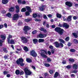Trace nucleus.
Masks as SVG:
<instances>
[{"label": "nucleus", "instance_id": "nucleus-4", "mask_svg": "<svg viewBox=\"0 0 78 78\" xmlns=\"http://www.w3.org/2000/svg\"><path fill=\"white\" fill-rule=\"evenodd\" d=\"M24 72L26 75V78H28V76H30L32 74V72L28 70L27 68H25L24 69Z\"/></svg>", "mask_w": 78, "mask_h": 78}, {"label": "nucleus", "instance_id": "nucleus-11", "mask_svg": "<svg viewBox=\"0 0 78 78\" xmlns=\"http://www.w3.org/2000/svg\"><path fill=\"white\" fill-rule=\"evenodd\" d=\"M46 36H47V35L46 34H40L38 35V37L39 38H44V37H45Z\"/></svg>", "mask_w": 78, "mask_h": 78}, {"label": "nucleus", "instance_id": "nucleus-37", "mask_svg": "<svg viewBox=\"0 0 78 78\" xmlns=\"http://www.w3.org/2000/svg\"><path fill=\"white\" fill-rule=\"evenodd\" d=\"M26 11L27 9H26V8H23L21 9V12H25Z\"/></svg>", "mask_w": 78, "mask_h": 78}, {"label": "nucleus", "instance_id": "nucleus-41", "mask_svg": "<svg viewBox=\"0 0 78 78\" xmlns=\"http://www.w3.org/2000/svg\"><path fill=\"white\" fill-rule=\"evenodd\" d=\"M71 67H72V66H71V65H68L66 66V69H71Z\"/></svg>", "mask_w": 78, "mask_h": 78}, {"label": "nucleus", "instance_id": "nucleus-25", "mask_svg": "<svg viewBox=\"0 0 78 78\" xmlns=\"http://www.w3.org/2000/svg\"><path fill=\"white\" fill-rule=\"evenodd\" d=\"M6 16L9 17V18H11V14L10 12H9L6 15Z\"/></svg>", "mask_w": 78, "mask_h": 78}, {"label": "nucleus", "instance_id": "nucleus-30", "mask_svg": "<svg viewBox=\"0 0 78 78\" xmlns=\"http://www.w3.org/2000/svg\"><path fill=\"white\" fill-rule=\"evenodd\" d=\"M44 41H45L44 39H39L38 40V42L39 43H41V42H44Z\"/></svg>", "mask_w": 78, "mask_h": 78}, {"label": "nucleus", "instance_id": "nucleus-13", "mask_svg": "<svg viewBox=\"0 0 78 78\" xmlns=\"http://www.w3.org/2000/svg\"><path fill=\"white\" fill-rule=\"evenodd\" d=\"M12 36L11 35H9L8 37H7V42L8 44L10 43V39H12Z\"/></svg>", "mask_w": 78, "mask_h": 78}, {"label": "nucleus", "instance_id": "nucleus-22", "mask_svg": "<svg viewBox=\"0 0 78 78\" xmlns=\"http://www.w3.org/2000/svg\"><path fill=\"white\" fill-rule=\"evenodd\" d=\"M40 30L41 31H43L44 33H46L47 32V30L44 29V27H41L40 29Z\"/></svg>", "mask_w": 78, "mask_h": 78}, {"label": "nucleus", "instance_id": "nucleus-36", "mask_svg": "<svg viewBox=\"0 0 78 78\" xmlns=\"http://www.w3.org/2000/svg\"><path fill=\"white\" fill-rule=\"evenodd\" d=\"M72 34L73 36H74L75 38H77L78 37V35H77V34L75 33H73Z\"/></svg>", "mask_w": 78, "mask_h": 78}, {"label": "nucleus", "instance_id": "nucleus-9", "mask_svg": "<svg viewBox=\"0 0 78 78\" xmlns=\"http://www.w3.org/2000/svg\"><path fill=\"white\" fill-rule=\"evenodd\" d=\"M65 5L69 7H72L73 5V3L71 2L66 1L65 3Z\"/></svg>", "mask_w": 78, "mask_h": 78}, {"label": "nucleus", "instance_id": "nucleus-31", "mask_svg": "<svg viewBox=\"0 0 78 78\" xmlns=\"http://www.w3.org/2000/svg\"><path fill=\"white\" fill-rule=\"evenodd\" d=\"M56 17H57V18H59V19H60L61 18L62 16L61 15V14L57 13L56 14Z\"/></svg>", "mask_w": 78, "mask_h": 78}, {"label": "nucleus", "instance_id": "nucleus-24", "mask_svg": "<svg viewBox=\"0 0 78 78\" xmlns=\"http://www.w3.org/2000/svg\"><path fill=\"white\" fill-rule=\"evenodd\" d=\"M26 61L27 62H29V63L31 62H32V60L31 58H27L26 59Z\"/></svg>", "mask_w": 78, "mask_h": 78}, {"label": "nucleus", "instance_id": "nucleus-17", "mask_svg": "<svg viewBox=\"0 0 78 78\" xmlns=\"http://www.w3.org/2000/svg\"><path fill=\"white\" fill-rule=\"evenodd\" d=\"M15 7L16 9V13H18V12H19V11H20V7H19L18 5L16 6Z\"/></svg>", "mask_w": 78, "mask_h": 78}, {"label": "nucleus", "instance_id": "nucleus-5", "mask_svg": "<svg viewBox=\"0 0 78 78\" xmlns=\"http://www.w3.org/2000/svg\"><path fill=\"white\" fill-rule=\"evenodd\" d=\"M31 29V28L30 27L28 26H25L24 27L23 29L24 33L25 34H28V31Z\"/></svg>", "mask_w": 78, "mask_h": 78}, {"label": "nucleus", "instance_id": "nucleus-2", "mask_svg": "<svg viewBox=\"0 0 78 78\" xmlns=\"http://www.w3.org/2000/svg\"><path fill=\"white\" fill-rule=\"evenodd\" d=\"M55 30L56 32H57L60 35H62L63 33L64 32V30L62 29H61V27H58L55 28Z\"/></svg>", "mask_w": 78, "mask_h": 78}, {"label": "nucleus", "instance_id": "nucleus-26", "mask_svg": "<svg viewBox=\"0 0 78 78\" xmlns=\"http://www.w3.org/2000/svg\"><path fill=\"white\" fill-rule=\"evenodd\" d=\"M0 37L2 39V40H4L6 39V36L3 35H0Z\"/></svg>", "mask_w": 78, "mask_h": 78}, {"label": "nucleus", "instance_id": "nucleus-63", "mask_svg": "<svg viewBox=\"0 0 78 78\" xmlns=\"http://www.w3.org/2000/svg\"><path fill=\"white\" fill-rule=\"evenodd\" d=\"M4 25L5 28H7V27H8V25H7V24H6V23H4Z\"/></svg>", "mask_w": 78, "mask_h": 78}, {"label": "nucleus", "instance_id": "nucleus-34", "mask_svg": "<svg viewBox=\"0 0 78 78\" xmlns=\"http://www.w3.org/2000/svg\"><path fill=\"white\" fill-rule=\"evenodd\" d=\"M59 75V73L58 72H56L54 74V78H56Z\"/></svg>", "mask_w": 78, "mask_h": 78}, {"label": "nucleus", "instance_id": "nucleus-14", "mask_svg": "<svg viewBox=\"0 0 78 78\" xmlns=\"http://www.w3.org/2000/svg\"><path fill=\"white\" fill-rule=\"evenodd\" d=\"M54 44L56 48H59L60 47L59 44V43L58 41L55 42Z\"/></svg>", "mask_w": 78, "mask_h": 78}, {"label": "nucleus", "instance_id": "nucleus-10", "mask_svg": "<svg viewBox=\"0 0 78 78\" xmlns=\"http://www.w3.org/2000/svg\"><path fill=\"white\" fill-rule=\"evenodd\" d=\"M46 8V5H42L39 7V8L40 10L41 11H44L45 9Z\"/></svg>", "mask_w": 78, "mask_h": 78}, {"label": "nucleus", "instance_id": "nucleus-44", "mask_svg": "<svg viewBox=\"0 0 78 78\" xmlns=\"http://www.w3.org/2000/svg\"><path fill=\"white\" fill-rule=\"evenodd\" d=\"M49 72L50 73V74L51 75H52L53 73V70H50L49 71Z\"/></svg>", "mask_w": 78, "mask_h": 78}, {"label": "nucleus", "instance_id": "nucleus-62", "mask_svg": "<svg viewBox=\"0 0 78 78\" xmlns=\"http://www.w3.org/2000/svg\"><path fill=\"white\" fill-rule=\"evenodd\" d=\"M6 77H7V78H9V77H11V75L9 74H7L6 75Z\"/></svg>", "mask_w": 78, "mask_h": 78}, {"label": "nucleus", "instance_id": "nucleus-57", "mask_svg": "<svg viewBox=\"0 0 78 78\" xmlns=\"http://www.w3.org/2000/svg\"><path fill=\"white\" fill-rule=\"evenodd\" d=\"M8 57L7 56V55H5L4 57V58L5 59H8Z\"/></svg>", "mask_w": 78, "mask_h": 78}, {"label": "nucleus", "instance_id": "nucleus-1", "mask_svg": "<svg viewBox=\"0 0 78 78\" xmlns=\"http://www.w3.org/2000/svg\"><path fill=\"white\" fill-rule=\"evenodd\" d=\"M24 62L23 59L22 58H20L18 59V60L16 61V62L18 65H20V66L23 67L24 66V63H23Z\"/></svg>", "mask_w": 78, "mask_h": 78}, {"label": "nucleus", "instance_id": "nucleus-35", "mask_svg": "<svg viewBox=\"0 0 78 78\" xmlns=\"http://www.w3.org/2000/svg\"><path fill=\"white\" fill-rule=\"evenodd\" d=\"M31 20V19H30L29 18L25 19L24 20V21H25L26 22H30Z\"/></svg>", "mask_w": 78, "mask_h": 78}, {"label": "nucleus", "instance_id": "nucleus-29", "mask_svg": "<svg viewBox=\"0 0 78 78\" xmlns=\"http://www.w3.org/2000/svg\"><path fill=\"white\" fill-rule=\"evenodd\" d=\"M69 62H75V59L73 58H69Z\"/></svg>", "mask_w": 78, "mask_h": 78}, {"label": "nucleus", "instance_id": "nucleus-49", "mask_svg": "<svg viewBox=\"0 0 78 78\" xmlns=\"http://www.w3.org/2000/svg\"><path fill=\"white\" fill-rule=\"evenodd\" d=\"M24 74V72L23 71H21L20 73V75H22Z\"/></svg>", "mask_w": 78, "mask_h": 78}, {"label": "nucleus", "instance_id": "nucleus-64", "mask_svg": "<svg viewBox=\"0 0 78 78\" xmlns=\"http://www.w3.org/2000/svg\"><path fill=\"white\" fill-rule=\"evenodd\" d=\"M3 25H0V29H2V28H3Z\"/></svg>", "mask_w": 78, "mask_h": 78}, {"label": "nucleus", "instance_id": "nucleus-20", "mask_svg": "<svg viewBox=\"0 0 78 78\" xmlns=\"http://www.w3.org/2000/svg\"><path fill=\"white\" fill-rule=\"evenodd\" d=\"M72 16H68L67 19V20L68 22H70L72 21Z\"/></svg>", "mask_w": 78, "mask_h": 78}, {"label": "nucleus", "instance_id": "nucleus-28", "mask_svg": "<svg viewBox=\"0 0 78 78\" xmlns=\"http://www.w3.org/2000/svg\"><path fill=\"white\" fill-rule=\"evenodd\" d=\"M23 24V23L21 21V20H19L18 21V26H21Z\"/></svg>", "mask_w": 78, "mask_h": 78}, {"label": "nucleus", "instance_id": "nucleus-54", "mask_svg": "<svg viewBox=\"0 0 78 78\" xmlns=\"http://www.w3.org/2000/svg\"><path fill=\"white\" fill-rule=\"evenodd\" d=\"M59 45H60V46L62 48L63 47H64V45H63V44H62V43H60Z\"/></svg>", "mask_w": 78, "mask_h": 78}, {"label": "nucleus", "instance_id": "nucleus-53", "mask_svg": "<svg viewBox=\"0 0 78 78\" xmlns=\"http://www.w3.org/2000/svg\"><path fill=\"white\" fill-rule=\"evenodd\" d=\"M47 62H51V59L48 58L47 59Z\"/></svg>", "mask_w": 78, "mask_h": 78}, {"label": "nucleus", "instance_id": "nucleus-39", "mask_svg": "<svg viewBox=\"0 0 78 78\" xmlns=\"http://www.w3.org/2000/svg\"><path fill=\"white\" fill-rule=\"evenodd\" d=\"M59 41L60 42H62V44H65V41L62 39H59Z\"/></svg>", "mask_w": 78, "mask_h": 78}, {"label": "nucleus", "instance_id": "nucleus-40", "mask_svg": "<svg viewBox=\"0 0 78 78\" xmlns=\"http://www.w3.org/2000/svg\"><path fill=\"white\" fill-rule=\"evenodd\" d=\"M33 16L34 18H36L37 16V15L36 13H34L33 14Z\"/></svg>", "mask_w": 78, "mask_h": 78}, {"label": "nucleus", "instance_id": "nucleus-52", "mask_svg": "<svg viewBox=\"0 0 78 78\" xmlns=\"http://www.w3.org/2000/svg\"><path fill=\"white\" fill-rule=\"evenodd\" d=\"M17 2L19 4H22V0H18Z\"/></svg>", "mask_w": 78, "mask_h": 78}, {"label": "nucleus", "instance_id": "nucleus-60", "mask_svg": "<svg viewBox=\"0 0 78 78\" xmlns=\"http://www.w3.org/2000/svg\"><path fill=\"white\" fill-rule=\"evenodd\" d=\"M49 47V48H50V49H53V47L52 46V45H50Z\"/></svg>", "mask_w": 78, "mask_h": 78}, {"label": "nucleus", "instance_id": "nucleus-27", "mask_svg": "<svg viewBox=\"0 0 78 78\" xmlns=\"http://www.w3.org/2000/svg\"><path fill=\"white\" fill-rule=\"evenodd\" d=\"M33 41L34 44H36L38 42V40L37 39L34 38L33 39Z\"/></svg>", "mask_w": 78, "mask_h": 78}, {"label": "nucleus", "instance_id": "nucleus-58", "mask_svg": "<svg viewBox=\"0 0 78 78\" xmlns=\"http://www.w3.org/2000/svg\"><path fill=\"white\" fill-rule=\"evenodd\" d=\"M73 18L74 20H76L77 19V17L75 16H73Z\"/></svg>", "mask_w": 78, "mask_h": 78}, {"label": "nucleus", "instance_id": "nucleus-45", "mask_svg": "<svg viewBox=\"0 0 78 78\" xmlns=\"http://www.w3.org/2000/svg\"><path fill=\"white\" fill-rule=\"evenodd\" d=\"M69 40L70 38L69 37H66L65 39L66 41V42H68V41H69Z\"/></svg>", "mask_w": 78, "mask_h": 78}, {"label": "nucleus", "instance_id": "nucleus-3", "mask_svg": "<svg viewBox=\"0 0 78 78\" xmlns=\"http://www.w3.org/2000/svg\"><path fill=\"white\" fill-rule=\"evenodd\" d=\"M41 52H42L40 53V55L41 56L44 58H47L48 57L47 56V55H45V54L46 55H47L48 54L47 51L43 49H41Z\"/></svg>", "mask_w": 78, "mask_h": 78}, {"label": "nucleus", "instance_id": "nucleus-12", "mask_svg": "<svg viewBox=\"0 0 78 78\" xmlns=\"http://www.w3.org/2000/svg\"><path fill=\"white\" fill-rule=\"evenodd\" d=\"M63 27L64 28H65V29H68L69 28V25H67V24L66 23H64L63 25Z\"/></svg>", "mask_w": 78, "mask_h": 78}, {"label": "nucleus", "instance_id": "nucleus-43", "mask_svg": "<svg viewBox=\"0 0 78 78\" xmlns=\"http://www.w3.org/2000/svg\"><path fill=\"white\" fill-rule=\"evenodd\" d=\"M76 51V50L74 49H71L70 50V51H71V52H72V53H74V52H75Z\"/></svg>", "mask_w": 78, "mask_h": 78}, {"label": "nucleus", "instance_id": "nucleus-55", "mask_svg": "<svg viewBox=\"0 0 78 78\" xmlns=\"http://www.w3.org/2000/svg\"><path fill=\"white\" fill-rule=\"evenodd\" d=\"M75 41V44H78V40L76 39H74L73 40V41Z\"/></svg>", "mask_w": 78, "mask_h": 78}, {"label": "nucleus", "instance_id": "nucleus-15", "mask_svg": "<svg viewBox=\"0 0 78 78\" xmlns=\"http://www.w3.org/2000/svg\"><path fill=\"white\" fill-rule=\"evenodd\" d=\"M26 8L27 11L30 12H32V10L31 9V7L29 6H26Z\"/></svg>", "mask_w": 78, "mask_h": 78}, {"label": "nucleus", "instance_id": "nucleus-48", "mask_svg": "<svg viewBox=\"0 0 78 78\" xmlns=\"http://www.w3.org/2000/svg\"><path fill=\"white\" fill-rule=\"evenodd\" d=\"M14 40L12 39L10 41V43L9 44H14Z\"/></svg>", "mask_w": 78, "mask_h": 78}, {"label": "nucleus", "instance_id": "nucleus-16", "mask_svg": "<svg viewBox=\"0 0 78 78\" xmlns=\"http://www.w3.org/2000/svg\"><path fill=\"white\" fill-rule=\"evenodd\" d=\"M73 68L75 70H76L78 68V64L76 63L74 64L73 66Z\"/></svg>", "mask_w": 78, "mask_h": 78}, {"label": "nucleus", "instance_id": "nucleus-33", "mask_svg": "<svg viewBox=\"0 0 78 78\" xmlns=\"http://www.w3.org/2000/svg\"><path fill=\"white\" fill-rule=\"evenodd\" d=\"M3 48V51L5 52V53H7L8 52V51L7 50V49L6 48Z\"/></svg>", "mask_w": 78, "mask_h": 78}, {"label": "nucleus", "instance_id": "nucleus-56", "mask_svg": "<svg viewBox=\"0 0 78 78\" xmlns=\"http://www.w3.org/2000/svg\"><path fill=\"white\" fill-rule=\"evenodd\" d=\"M22 3L23 5H25L26 4V1H23L22 2Z\"/></svg>", "mask_w": 78, "mask_h": 78}, {"label": "nucleus", "instance_id": "nucleus-61", "mask_svg": "<svg viewBox=\"0 0 78 78\" xmlns=\"http://www.w3.org/2000/svg\"><path fill=\"white\" fill-rule=\"evenodd\" d=\"M63 21H67V19H65V17L64 16L63 17Z\"/></svg>", "mask_w": 78, "mask_h": 78}, {"label": "nucleus", "instance_id": "nucleus-47", "mask_svg": "<svg viewBox=\"0 0 78 78\" xmlns=\"http://www.w3.org/2000/svg\"><path fill=\"white\" fill-rule=\"evenodd\" d=\"M32 34H36L37 33V30H35L34 31H33L32 32Z\"/></svg>", "mask_w": 78, "mask_h": 78}, {"label": "nucleus", "instance_id": "nucleus-46", "mask_svg": "<svg viewBox=\"0 0 78 78\" xmlns=\"http://www.w3.org/2000/svg\"><path fill=\"white\" fill-rule=\"evenodd\" d=\"M8 73H9V72L4 71L3 72V73L4 75H7V74H8Z\"/></svg>", "mask_w": 78, "mask_h": 78}, {"label": "nucleus", "instance_id": "nucleus-38", "mask_svg": "<svg viewBox=\"0 0 78 78\" xmlns=\"http://www.w3.org/2000/svg\"><path fill=\"white\" fill-rule=\"evenodd\" d=\"M44 65L45 67H48L50 66V65L49 63H45Z\"/></svg>", "mask_w": 78, "mask_h": 78}, {"label": "nucleus", "instance_id": "nucleus-59", "mask_svg": "<svg viewBox=\"0 0 78 78\" xmlns=\"http://www.w3.org/2000/svg\"><path fill=\"white\" fill-rule=\"evenodd\" d=\"M72 44H71V43H70V42H69L68 43V47H70V46H71V45Z\"/></svg>", "mask_w": 78, "mask_h": 78}, {"label": "nucleus", "instance_id": "nucleus-23", "mask_svg": "<svg viewBox=\"0 0 78 78\" xmlns=\"http://www.w3.org/2000/svg\"><path fill=\"white\" fill-rule=\"evenodd\" d=\"M23 49L24 50V51H25L27 52L28 51H29L28 48V47H27V46H25V47H23Z\"/></svg>", "mask_w": 78, "mask_h": 78}, {"label": "nucleus", "instance_id": "nucleus-19", "mask_svg": "<svg viewBox=\"0 0 78 78\" xmlns=\"http://www.w3.org/2000/svg\"><path fill=\"white\" fill-rule=\"evenodd\" d=\"M9 12H14V7H11L9 9Z\"/></svg>", "mask_w": 78, "mask_h": 78}, {"label": "nucleus", "instance_id": "nucleus-42", "mask_svg": "<svg viewBox=\"0 0 78 78\" xmlns=\"http://www.w3.org/2000/svg\"><path fill=\"white\" fill-rule=\"evenodd\" d=\"M3 41L0 40V47H2L3 45Z\"/></svg>", "mask_w": 78, "mask_h": 78}, {"label": "nucleus", "instance_id": "nucleus-50", "mask_svg": "<svg viewBox=\"0 0 78 78\" xmlns=\"http://www.w3.org/2000/svg\"><path fill=\"white\" fill-rule=\"evenodd\" d=\"M51 51L52 54H54V53H55V49H51Z\"/></svg>", "mask_w": 78, "mask_h": 78}, {"label": "nucleus", "instance_id": "nucleus-6", "mask_svg": "<svg viewBox=\"0 0 78 78\" xmlns=\"http://www.w3.org/2000/svg\"><path fill=\"white\" fill-rule=\"evenodd\" d=\"M20 39L23 44H27L28 42V39L25 37H20Z\"/></svg>", "mask_w": 78, "mask_h": 78}, {"label": "nucleus", "instance_id": "nucleus-51", "mask_svg": "<svg viewBox=\"0 0 78 78\" xmlns=\"http://www.w3.org/2000/svg\"><path fill=\"white\" fill-rule=\"evenodd\" d=\"M43 18L44 19H48V18H47V16L45 15H43Z\"/></svg>", "mask_w": 78, "mask_h": 78}, {"label": "nucleus", "instance_id": "nucleus-21", "mask_svg": "<svg viewBox=\"0 0 78 78\" xmlns=\"http://www.w3.org/2000/svg\"><path fill=\"white\" fill-rule=\"evenodd\" d=\"M31 13V12L29 11H26L25 13L26 16H28L30 15V13Z\"/></svg>", "mask_w": 78, "mask_h": 78}, {"label": "nucleus", "instance_id": "nucleus-18", "mask_svg": "<svg viewBox=\"0 0 78 78\" xmlns=\"http://www.w3.org/2000/svg\"><path fill=\"white\" fill-rule=\"evenodd\" d=\"M2 4L6 5L8 3V0H2Z\"/></svg>", "mask_w": 78, "mask_h": 78}, {"label": "nucleus", "instance_id": "nucleus-7", "mask_svg": "<svg viewBox=\"0 0 78 78\" xmlns=\"http://www.w3.org/2000/svg\"><path fill=\"white\" fill-rule=\"evenodd\" d=\"M30 54L33 57H36L37 55V54L36 53L35 51L33 50L30 51Z\"/></svg>", "mask_w": 78, "mask_h": 78}, {"label": "nucleus", "instance_id": "nucleus-8", "mask_svg": "<svg viewBox=\"0 0 78 78\" xmlns=\"http://www.w3.org/2000/svg\"><path fill=\"white\" fill-rule=\"evenodd\" d=\"M19 19V15L17 13L14 14L12 18L13 20H17Z\"/></svg>", "mask_w": 78, "mask_h": 78}, {"label": "nucleus", "instance_id": "nucleus-32", "mask_svg": "<svg viewBox=\"0 0 78 78\" xmlns=\"http://www.w3.org/2000/svg\"><path fill=\"white\" fill-rule=\"evenodd\" d=\"M15 73L17 75H19L20 74V70L19 69H17L15 71Z\"/></svg>", "mask_w": 78, "mask_h": 78}]
</instances>
